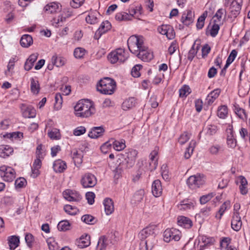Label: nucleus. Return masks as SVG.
<instances>
[{
  "label": "nucleus",
  "instance_id": "f257e3e1",
  "mask_svg": "<svg viewBox=\"0 0 250 250\" xmlns=\"http://www.w3.org/2000/svg\"><path fill=\"white\" fill-rule=\"evenodd\" d=\"M75 115L78 117L86 118L93 116L96 108L93 101L88 99L79 101L74 106Z\"/></svg>",
  "mask_w": 250,
  "mask_h": 250
},
{
  "label": "nucleus",
  "instance_id": "f03ea898",
  "mask_svg": "<svg viewBox=\"0 0 250 250\" xmlns=\"http://www.w3.org/2000/svg\"><path fill=\"white\" fill-rule=\"evenodd\" d=\"M155 227L150 226L142 229L139 235L141 239L140 243V250H151L153 248V245L149 242V239L145 240L149 237H153Z\"/></svg>",
  "mask_w": 250,
  "mask_h": 250
},
{
  "label": "nucleus",
  "instance_id": "7ed1b4c3",
  "mask_svg": "<svg viewBox=\"0 0 250 250\" xmlns=\"http://www.w3.org/2000/svg\"><path fill=\"white\" fill-rule=\"evenodd\" d=\"M127 45L129 51L137 55L145 48L144 38L142 36L132 35L127 40Z\"/></svg>",
  "mask_w": 250,
  "mask_h": 250
},
{
  "label": "nucleus",
  "instance_id": "20e7f679",
  "mask_svg": "<svg viewBox=\"0 0 250 250\" xmlns=\"http://www.w3.org/2000/svg\"><path fill=\"white\" fill-rule=\"evenodd\" d=\"M128 56L125 50L122 48H117L110 52V63L121 64L125 62Z\"/></svg>",
  "mask_w": 250,
  "mask_h": 250
},
{
  "label": "nucleus",
  "instance_id": "39448f33",
  "mask_svg": "<svg viewBox=\"0 0 250 250\" xmlns=\"http://www.w3.org/2000/svg\"><path fill=\"white\" fill-rule=\"evenodd\" d=\"M206 177L201 173L190 176L187 180V184L192 188H199L205 184Z\"/></svg>",
  "mask_w": 250,
  "mask_h": 250
},
{
  "label": "nucleus",
  "instance_id": "423d86ee",
  "mask_svg": "<svg viewBox=\"0 0 250 250\" xmlns=\"http://www.w3.org/2000/svg\"><path fill=\"white\" fill-rule=\"evenodd\" d=\"M0 175L5 181L11 182L15 178L16 172L13 168L3 165L0 167Z\"/></svg>",
  "mask_w": 250,
  "mask_h": 250
},
{
  "label": "nucleus",
  "instance_id": "0eeeda50",
  "mask_svg": "<svg viewBox=\"0 0 250 250\" xmlns=\"http://www.w3.org/2000/svg\"><path fill=\"white\" fill-rule=\"evenodd\" d=\"M181 237V232L174 228L167 229L164 232V241L169 242L171 240L179 241Z\"/></svg>",
  "mask_w": 250,
  "mask_h": 250
},
{
  "label": "nucleus",
  "instance_id": "6e6552de",
  "mask_svg": "<svg viewBox=\"0 0 250 250\" xmlns=\"http://www.w3.org/2000/svg\"><path fill=\"white\" fill-rule=\"evenodd\" d=\"M81 183L83 188H93L97 184V179L93 174L86 173L82 177Z\"/></svg>",
  "mask_w": 250,
  "mask_h": 250
},
{
  "label": "nucleus",
  "instance_id": "1a4fd4ad",
  "mask_svg": "<svg viewBox=\"0 0 250 250\" xmlns=\"http://www.w3.org/2000/svg\"><path fill=\"white\" fill-rule=\"evenodd\" d=\"M97 90L102 94H109V77H104L97 84Z\"/></svg>",
  "mask_w": 250,
  "mask_h": 250
},
{
  "label": "nucleus",
  "instance_id": "9d476101",
  "mask_svg": "<svg viewBox=\"0 0 250 250\" xmlns=\"http://www.w3.org/2000/svg\"><path fill=\"white\" fill-rule=\"evenodd\" d=\"M62 194L65 199L70 202H78L82 199L80 194L75 190L66 189Z\"/></svg>",
  "mask_w": 250,
  "mask_h": 250
},
{
  "label": "nucleus",
  "instance_id": "9b49d317",
  "mask_svg": "<svg viewBox=\"0 0 250 250\" xmlns=\"http://www.w3.org/2000/svg\"><path fill=\"white\" fill-rule=\"evenodd\" d=\"M138 151L135 149H129L125 153V161L128 167H131L135 164Z\"/></svg>",
  "mask_w": 250,
  "mask_h": 250
},
{
  "label": "nucleus",
  "instance_id": "f8f14e48",
  "mask_svg": "<svg viewBox=\"0 0 250 250\" xmlns=\"http://www.w3.org/2000/svg\"><path fill=\"white\" fill-rule=\"evenodd\" d=\"M157 30L159 33L166 35L169 40H172L175 37L174 31L173 28L169 25H162L158 27Z\"/></svg>",
  "mask_w": 250,
  "mask_h": 250
},
{
  "label": "nucleus",
  "instance_id": "ddd939ff",
  "mask_svg": "<svg viewBox=\"0 0 250 250\" xmlns=\"http://www.w3.org/2000/svg\"><path fill=\"white\" fill-rule=\"evenodd\" d=\"M158 152L159 148L155 147L149 154V166L151 171L155 170L157 167L159 159Z\"/></svg>",
  "mask_w": 250,
  "mask_h": 250
},
{
  "label": "nucleus",
  "instance_id": "4468645a",
  "mask_svg": "<svg viewBox=\"0 0 250 250\" xmlns=\"http://www.w3.org/2000/svg\"><path fill=\"white\" fill-rule=\"evenodd\" d=\"M194 13L191 10H188L183 14L181 21L185 25L188 26L193 22Z\"/></svg>",
  "mask_w": 250,
  "mask_h": 250
},
{
  "label": "nucleus",
  "instance_id": "2eb2a0df",
  "mask_svg": "<svg viewBox=\"0 0 250 250\" xmlns=\"http://www.w3.org/2000/svg\"><path fill=\"white\" fill-rule=\"evenodd\" d=\"M137 56L142 61L145 62L149 61L153 58V53L146 46H145V48L141 50L137 54Z\"/></svg>",
  "mask_w": 250,
  "mask_h": 250
},
{
  "label": "nucleus",
  "instance_id": "dca6fc26",
  "mask_svg": "<svg viewBox=\"0 0 250 250\" xmlns=\"http://www.w3.org/2000/svg\"><path fill=\"white\" fill-rule=\"evenodd\" d=\"M243 3L242 0H234L230 6V11L234 17H236L240 13Z\"/></svg>",
  "mask_w": 250,
  "mask_h": 250
},
{
  "label": "nucleus",
  "instance_id": "f3484780",
  "mask_svg": "<svg viewBox=\"0 0 250 250\" xmlns=\"http://www.w3.org/2000/svg\"><path fill=\"white\" fill-rule=\"evenodd\" d=\"M104 131L105 130L102 126L93 127L89 132L88 135L92 139H97L102 136Z\"/></svg>",
  "mask_w": 250,
  "mask_h": 250
},
{
  "label": "nucleus",
  "instance_id": "a211bd4d",
  "mask_svg": "<svg viewBox=\"0 0 250 250\" xmlns=\"http://www.w3.org/2000/svg\"><path fill=\"white\" fill-rule=\"evenodd\" d=\"M227 144L228 147L234 149L237 146V141L234 137L233 130L231 128L227 129Z\"/></svg>",
  "mask_w": 250,
  "mask_h": 250
},
{
  "label": "nucleus",
  "instance_id": "6ab92c4d",
  "mask_svg": "<svg viewBox=\"0 0 250 250\" xmlns=\"http://www.w3.org/2000/svg\"><path fill=\"white\" fill-rule=\"evenodd\" d=\"M109 30V22L108 21H103L95 33L94 38L98 40L101 35Z\"/></svg>",
  "mask_w": 250,
  "mask_h": 250
},
{
  "label": "nucleus",
  "instance_id": "aec40b11",
  "mask_svg": "<svg viewBox=\"0 0 250 250\" xmlns=\"http://www.w3.org/2000/svg\"><path fill=\"white\" fill-rule=\"evenodd\" d=\"M161 182L159 180H155L152 184V193L156 197H160L162 194Z\"/></svg>",
  "mask_w": 250,
  "mask_h": 250
},
{
  "label": "nucleus",
  "instance_id": "412c9836",
  "mask_svg": "<svg viewBox=\"0 0 250 250\" xmlns=\"http://www.w3.org/2000/svg\"><path fill=\"white\" fill-rule=\"evenodd\" d=\"M67 166L66 163L61 160L58 159L54 161L53 165V168L55 172L57 173L63 172L66 168Z\"/></svg>",
  "mask_w": 250,
  "mask_h": 250
},
{
  "label": "nucleus",
  "instance_id": "4be33fe9",
  "mask_svg": "<svg viewBox=\"0 0 250 250\" xmlns=\"http://www.w3.org/2000/svg\"><path fill=\"white\" fill-rule=\"evenodd\" d=\"M177 224L179 226L186 229H189L192 226L191 220L185 216H179L177 217Z\"/></svg>",
  "mask_w": 250,
  "mask_h": 250
},
{
  "label": "nucleus",
  "instance_id": "5701e85b",
  "mask_svg": "<svg viewBox=\"0 0 250 250\" xmlns=\"http://www.w3.org/2000/svg\"><path fill=\"white\" fill-rule=\"evenodd\" d=\"M242 225V222L240 215H232L231 222L232 229L234 230L238 231L241 229Z\"/></svg>",
  "mask_w": 250,
  "mask_h": 250
},
{
  "label": "nucleus",
  "instance_id": "b1692460",
  "mask_svg": "<svg viewBox=\"0 0 250 250\" xmlns=\"http://www.w3.org/2000/svg\"><path fill=\"white\" fill-rule=\"evenodd\" d=\"M215 240L213 237L205 235L200 236L199 242L201 244V247H208L214 244Z\"/></svg>",
  "mask_w": 250,
  "mask_h": 250
},
{
  "label": "nucleus",
  "instance_id": "393cba45",
  "mask_svg": "<svg viewBox=\"0 0 250 250\" xmlns=\"http://www.w3.org/2000/svg\"><path fill=\"white\" fill-rule=\"evenodd\" d=\"M14 150L12 147L8 145L0 146V157L5 158L11 155Z\"/></svg>",
  "mask_w": 250,
  "mask_h": 250
},
{
  "label": "nucleus",
  "instance_id": "a878e982",
  "mask_svg": "<svg viewBox=\"0 0 250 250\" xmlns=\"http://www.w3.org/2000/svg\"><path fill=\"white\" fill-rule=\"evenodd\" d=\"M71 155L75 166H78L82 163L83 155L81 151L73 149L71 151Z\"/></svg>",
  "mask_w": 250,
  "mask_h": 250
},
{
  "label": "nucleus",
  "instance_id": "bb28decb",
  "mask_svg": "<svg viewBox=\"0 0 250 250\" xmlns=\"http://www.w3.org/2000/svg\"><path fill=\"white\" fill-rule=\"evenodd\" d=\"M44 10L47 14H53L60 10V4L57 2H51L47 4Z\"/></svg>",
  "mask_w": 250,
  "mask_h": 250
},
{
  "label": "nucleus",
  "instance_id": "cd10ccee",
  "mask_svg": "<svg viewBox=\"0 0 250 250\" xmlns=\"http://www.w3.org/2000/svg\"><path fill=\"white\" fill-rule=\"evenodd\" d=\"M30 83L31 92L35 95H37L40 90V86L38 78L36 77L31 78L30 79Z\"/></svg>",
  "mask_w": 250,
  "mask_h": 250
},
{
  "label": "nucleus",
  "instance_id": "c85d7f7f",
  "mask_svg": "<svg viewBox=\"0 0 250 250\" xmlns=\"http://www.w3.org/2000/svg\"><path fill=\"white\" fill-rule=\"evenodd\" d=\"M221 92V90L217 88L212 91L207 96L206 102L208 104H212L214 101L218 97Z\"/></svg>",
  "mask_w": 250,
  "mask_h": 250
},
{
  "label": "nucleus",
  "instance_id": "c756f323",
  "mask_svg": "<svg viewBox=\"0 0 250 250\" xmlns=\"http://www.w3.org/2000/svg\"><path fill=\"white\" fill-rule=\"evenodd\" d=\"M38 58L37 54H32L27 59L24 64V69L26 71L30 70L33 67L34 63Z\"/></svg>",
  "mask_w": 250,
  "mask_h": 250
},
{
  "label": "nucleus",
  "instance_id": "7c9ffc66",
  "mask_svg": "<svg viewBox=\"0 0 250 250\" xmlns=\"http://www.w3.org/2000/svg\"><path fill=\"white\" fill-rule=\"evenodd\" d=\"M225 15L226 10L223 8L219 9L212 18L213 22L222 24L223 23L222 17Z\"/></svg>",
  "mask_w": 250,
  "mask_h": 250
},
{
  "label": "nucleus",
  "instance_id": "2f4dec72",
  "mask_svg": "<svg viewBox=\"0 0 250 250\" xmlns=\"http://www.w3.org/2000/svg\"><path fill=\"white\" fill-rule=\"evenodd\" d=\"M8 243L10 249L13 250L19 246L20 238L15 235L11 236L8 238Z\"/></svg>",
  "mask_w": 250,
  "mask_h": 250
},
{
  "label": "nucleus",
  "instance_id": "473e14b6",
  "mask_svg": "<svg viewBox=\"0 0 250 250\" xmlns=\"http://www.w3.org/2000/svg\"><path fill=\"white\" fill-rule=\"evenodd\" d=\"M136 100L134 98H129L123 103L122 109L124 110H128L135 106Z\"/></svg>",
  "mask_w": 250,
  "mask_h": 250
},
{
  "label": "nucleus",
  "instance_id": "72a5a7b5",
  "mask_svg": "<svg viewBox=\"0 0 250 250\" xmlns=\"http://www.w3.org/2000/svg\"><path fill=\"white\" fill-rule=\"evenodd\" d=\"M98 16H100V14L97 11L90 12L85 18L86 21L91 24H95L98 22Z\"/></svg>",
  "mask_w": 250,
  "mask_h": 250
},
{
  "label": "nucleus",
  "instance_id": "f704fd0d",
  "mask_svg": "<svg viewBox=\"0 0 250 250\" xmlns=\"http://www.w3.org/2000/svg\"><path fill=\"white\" fill-rule=\"evenodd\" d=\"M128 13L131 17H134L135 18L139 19V17L142 14V7L141 6L130 7Z\"/></svg>",
  "mask_w": 250,
  "mask_h": 250
},
{
  "label": "nucleus",
  "instance_id": "c9c22d12",
  "mask_svg": "<svg viewBox=\"0 0 250 250\" xmlns=\"http://www.w3.org/2000/svg\"><path fill=\"white\" fill-rule=\"evenodd\" d=\"M238 179L240 183V185L239 186L240 192L243 195H246L248 193L247 180L243 176H239Z\"/></svg>",
  "mask_w": 250,
  "mask_h": 250
},
{
  "label": "nucleus",
  "instance_id": "e433bc0d",
  "mask_svg": "<svg viewBox=\"0 0 250 250\" xmlns=\"http://www.w3.org/2000/svg\"><path fill=\"white\" fill-rule=\"evenodd\" d=\"M66 59L61 56L54 55L51 59L52 63L57 67H61L64 65L66 62Z\"/></svg>",
  "mask_w": 250,
  "mask_h": 250
},
{
  "label": "nucleus",
  "instance_id": "4c0bfd02",
  "mask_svg": "<svg viewBox=\"0 0 250 250\" xmlns=\"http://www.w3.org/2000/svg\"><path fill=\"white\" fill-rule=\"evenodd\" d=\"M230 207V204L229 201L225 202L220 207L219 210L215 215V217L219 220L221 219L225 211Z\"/></svg>",
  "mask_w": 250,
  "mask_h": 250
},
{
  "label": "nucleus",
  "instance_id": "58836bf2",
  "mask_svg": "<svg viewBox=\"0 0 250 250\" xmlns=\"http://www.w3.org/2000/svg\"><path fill=\"white\" fill-rule=\"evenodd\" d=\"M20 43L22 47H28L33 43L32 37L29 35H23L21 38Z\"/></svg>",
  "mask_w": 250,
  "mask_h": 250
},
{
  "label": "nucleus",
  "instance_id": "ea45409f",
  "mask_svg": "<svg viewBox=\"0 0 250 250\" xmlns=\"http://www.w3.org/2000/svg\"><path fill=\"white\" fill-rule=\"evenodd\" d=\"M235 114L241 119L244 120L247 119V115L245 110L239 106L235 104L234 105L233 109Z\"/></svg>",
  "mask_w": 250,
  "mask_h": 250
},
{
  "label": "nucleus",
  "instance_id": "a19ab883",
  "mask_svg": "<svg viewBox=\"0 0 250 250\" xmlns=\"http://www.w3.org/2000/svg\"><path fill=\"white\" fill-rule=\"evenodd\" d=\"M107 245V238L104 236H102L99 239L97 246V250H105Z\"/></svg>",
  "mask_w": 250,
  "mask_h": 250
},
{
  "label": "nucleus",
  "instance_id": "79ce46f5",
  "mask_svg": "<svg viewBox=\"0 0 250 250\" xmlns=\"http://www.w3.org/2000/svg\"><path fill=\"white\" fill-rule=\"evenodd\" d=\"M196 143L194 140H191L189 144L188 147L187 148L184 154V157L186 159H188L192 154Z\"/></svg>",
  "mask_w": 250,
  "mask_h": 250
},
{
  "label": "nucleus",
  "instance_id": "37998d69",
  "mask_svg": "<svg viewBox=\"0 0 250 250\" xmlns=\"http://www.w3.org/2000/svg\"><path fill=\"white\" fill-rule=\"evenodd\" d=\"M113 148L118 151H120L124 149L125 147V140L121 141H114L112 143Z\"/></svg>",
  "mask_w": 250,
  "mask_h": 250
},
{
  "label": "nucleus",
  "instance_id": "c03bdc74",
  "mask_svg": "<svg viewBox=\"0 0 250 250\" xmlns=\"http://www.w3.org/2000/svg\"><path fill=\"white\" fill-rule=\"evenodd\" d=\"M48 135L52 140H59L61 138V133L59 129L53 128L48 132Z\"/></svg>",
  "mask_w": 250,
  "mask_h": 250
},
{
  "label": "nucleus",
  "instance_id": "a18cd8bd",
  "mask_svg": "<svg viewBox=\"0 0 250 250\" xmlns=\"http://www.w3.org/2000/svg\"><path fill=\"white\" fill-rule=\"evenodd\" d=\"M145 194V191L143 189H140L137 191L134 195L133 197V201H134V203L137 204L141 202L143 199Z\"/></svg>",
  "mask_w": 250,
  "mask_h": 250
},
{
  "label": "nucleus",
  "instance_id": "49530a36",
  "mask_svg": "<svg viewBox=\"0 0 250 250\" xmlns=\"http://www.w3.org/2000/svg\"><path fill=\"white\" fill-rule=\"evenodd\" d=\"M79 244L82 247H86L90 244V236L88 235H83L81 237Z\"/></svg>",
  "mask_w": 250,
  "mask_h": 250
},
{
  "label": "nucleus",
  "instance_id": "de8ad7c7",
  "mask_svg": "<svg viewBox=\"0 0 250 250\" xmlns=\"http://www.w3.org/2000/svg\"><path fill=\"white\" fill-rule=\"evenodd\" d=\"M121 239V235L118 231L116 230L111 232L110 235V244L112 245L116 244Z\"/></svg>",
  "mask_w": 250,
  "mask_h": 250
},
{
  "label": "nucleus",
  "instance_id": "09e8293b",
  "mask_svg": "<svg viewBox=\"0 0 250 250\" xmlns=\"http://www.w3.org/2000/svg\"><path fill=\"white\" fill-rule=\"evenodd\" d=\"M57 228L60 231H66L70 228V223L67 220L60 221L58 224Z\"/></svg>",
  "mask_w": 250,
  "mask_h": 250
},
{
  "label": "nucleus",
  "instance_id": "8fccbe9b",
  "mask_svg": "<svg viewBox=\"0 0 250 250\" xmlns=\"http://www.w3.org/2000/svg\"><path fill=\"white\" fill-rule=\"evenodd\" d=\"M208 15L207 11H205L203 14L198 18L196 24V27L198 29H202L205 23V20Z\"/></svg>",
  "mask_w": 250,
  "mask_h": 250
},
{
  "label": "nucleus",
  "instance_id": "3c124183",
  "mask_svg": "<svg viewBox=\"0 0 250 250\" xmlns=\"http://www.w3.org/2000/svg\"><path fill=\"white\" fill-rule=\"evenodd\" d=\"M190 93V88L187 85H184L179 89V96L180 97H186Z\"/></svg>",
  "mask_w": 250,
  "mask_h": 250
},
{
  "label": "nucleus",
  "instance_id": "603ef678",
  "mask_svg": "<svg viewBox=\"0 0 250 250\" xmlns=\"http://www.w3.org/2000/svg\"><path fill=\"white\" fill-rule=\"evenodd\" d=\"M23 115L25 118H34L36 116V110L33 108L28 107L24 111Z\"/></svg>",
  "mask_w": 250,
  "mask_h": 250
},
{
  "label": "nucleus",
  "instance_id": "864d4df0",
  "mask_svg": "<svg viewBox=\"0 0 250 250\" xmlns=\"http://www.w3.org/2000/svg\"><path fill=\"white\" fill-rule=\"evenodd\" d=\"M86 51L82 47H77L74 51V55L75 58H82L85 54Z\"/></svg>",
  "mask_w": 250,
  "mask_h": 250
},
{
  "label": "nucleus",
  "instance_id": "5fc2aeb1",
  "mask_svg": "<svg viewBox=\"0 0 250 250\" xmlns=\"http://www.w3.org/2000/svg\"><path fill=\"white\" fill-rule=\"evenodd\" d=\"M228 108L225 105L220 106L217 111V115L220 118H225L228 114Z\"/></svg>",
  "mask_w": 250,
  "mask_h": 250
},
{
  "label": "nucleus",
  "instance_id": "6e6d98bb",
  "mask_svg": "<svg viewBox=\"0 0 250 250\" xmlns=\"http://www.w3.org/2000/svg\"><path fill=\"white\" fill-rule=\"evenodd\" d=\"M190 137V135L188 133L185 132L180 135L178 138V142L180 145H183L189 140Z\"/></svg>",
  "mask_w": 250,
  "mask_h": 250
},
{
  "label": "nucleus",
  "instance_id": "4d7b16f0",
  "mask_svg": "<svg viewBox=\"0 0 250 250\" xmlns=\"http://www.w3.org/2000/svg\"><path fill=\"white\" fill-rule=\"evenodd\" d=\"M64 210L67 213L72 215H75L78 211L76 208L69 205L64 206Z\"/></svg>",
  "mask_w": 250,
  "mask_h": 250
},
{
  "label": "nucleus",
  "instance_id": "13d9d810",
  "mask_svg": "<svg viewBox=\"0 0 250 250\" xmlns=\"http://www.w3.org/2000/svg\"><path fill=\"white\" fill-rule=\"evenodd\" d=\"M194 206L192 204H189L188 203H187L185 201H182L180 204L178 205V208L180 210H186L191 208H193Z\"/></svg>",
  "mask_w": 250,
  "mask_h": 250
},
{
  "label": "nucleus",
  "instance_id": "bf43d9fd",
  "mask_svg": "<svg viewBox=\"0 0 250 250\" xmlns=\"http://www.w3.org/2000/svg\"><path fill=\"white\" fill-rule=\"evenodd\" d=\"M229 240H230L227 238H224L220 243L221 247L222 248H227V250H237L236 248L232 247L231 246H229Z\"/></svg>",
  "mask_w": 250,
  "mask_h": 250
},
{
  "label": "nucleus",
  "instance_id": "052dcab7",
  "mask_svg": "<svg viewBox=\"0 0 250 250\" xmlns=\"http://www.w3.org/2000/svg\"><path fill=\"white\" fill-rule=\"evenodd\" d=\"M26 184V180L23 177L18 178L15 182L16 188H21L24 187Z\"/></svg>",
  "mask_w": 250,
  "mask_h": 250
},
{
  "label": "nucleus",
  "instance_id": "680f3d73",
  "mask_svg": "<svg viewBox=\"0 0 250 250\" xmlns=\"http://www.w3.org/2000/svg\"><path fill=\"white\" fill-rule=\"evenodd\" d=\"M82 220L87 224H94L95 223V218L93 216L86 214L82 217Z\"/></svg>",
  "mask_w": 250,
  "mask_h": 250
},
{
  "label": "nucleus",
  "instance_id": "e2e57ef3",
  "mask_svg": "<svg viewBox=\"0 0 250 250\" xmlns=\"http://www.w3.org/2000/svg\"><path fill=\"white\" fill-rule=\"evenodd\" d=\"M221 24L213 23L210 30V34L212 37H214L218 33Z\"/></svg>",
  "mask_w": 250,
  "mask_h": 250
},
{
  "label": "nucleus",
  "instance_id": "0e129e2a",
  "mask_svg": "<svg viewBox=\"0 0 250 250\" xmlns=\"http://www.w3.org/2000/svg\"><path fill=\"white\" fill-rule=\"evenodd\" d=\"M221 151V146L218 145H213L209 148V151L212 155H218Z\"/></svg>",
  "mask_w": 250,
  "mask_h": 250
},
{
  "label": "nucleus",
  "instance_id": "69168bd1",
  "mask_svg": "<svg viewBox=\"0 0 250 250\" xmlns=\"http://www.w3.org/2000/svg\"><path fill=\"white\" fill-rule=\"evenodd\" d=\"M237 55V51L235 50H233L229 54V57L227 59L225 67H227L230 63H231Z\"/></svg>",
  "mask_w": 250,
  "mask_h": 250
},
{
  "label": "nucleus",
  "instance_id": "338daca9",
  "mask_svg": "<svg viewBox=\"0 0 250 250\" xmlns=\"http://www.w3.org/2000/svg\"><path fill=\"white\" fill-rule=\"evenodd\" d=\"M142 67V65L140 64H136L132 68L131 75L133 77L137 78L140 76V70Z\"/></svg>",
  "mask_w": 250,
  "mask_h": 250
},
{
  "label": "nucleus",
  "instance_id": "774afa93",
  "mask_svg": "<svg viewBox=\"0 0 250 250\" xmlns=\"http://www.w3.org/2000/svg\"><path fill=\"white\" fill-rule=\"evenodd\" d=\"M198 49L199 48L198 46L196 47V48H195V44L193 45V46H192L191 48L189 50L188 53V59L189 60H192V59L194 58V57L197 54Z\"/></svg>",
  "mask_w": 250,
  "mask_h": 250
}]
</instances>
